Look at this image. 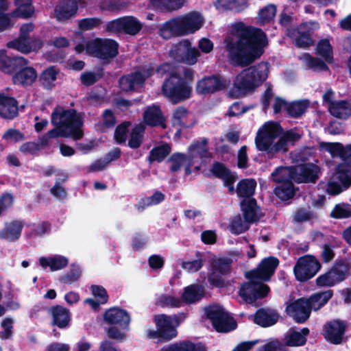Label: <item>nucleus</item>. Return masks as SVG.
Returning a JSON list of instances; mask_svg holds the SVG:
<instances>
[{
  "label": "nucleus",
  "instance_id": "26",
  "mask_svg": "<svg viewBox=\"0 0 351 351\" xmlns=\"http://www.w3.org/2000/svg\"><path fill=\"white\" fill-rule=\"evenodd\" d=\"M307 27V23L300 24V27L297 29L289 30L288 36L293 37L296 34L293 40V44L298 48L306 49L313 45L314 40L312 38V32L311 30L302 31Z\"/></svg>",
  "mask_w": 351,
  "mask_h": 351
},
{
  "label": "nucleus",
  "instance_id": "7",
  "mask_svg": "<svg viewBox=\"0 0 351 351\" xmlns=\"http://www.w3.org/2000/svg\"><path fill=\"white\" fill-rule=\"evenodd\" d=\"M156 330H147V335L149 339H158V342H167L175 338L178 335L176 326L173 324L172 317L165 314L154 316Z\"/></svg>",
  "mask_w": 351,
  "mask_h": 351
},
{
  "label": "nucleus",
  "instance_id": "37",
  "mask_svg": "<svg viewBox=\"0 0 351 351\" xmlns=\"http://www.w3.org/2000/svg\"><path fill=\"white\" fill-rule=\"evenodd\" d=\"M256 182L254 179H242L237 185V194L239 197L252 198L255 193Z\"/></svg>",
  "mask_w": 351,
  "mask_h": 351
},
{
  "label": "nucleus",
  "instance_id": "60",
  "mask_svg": "<svg viewBox=\"0 0 351 351\" xmlns=\"http://www.w3.org/2000/svg\"><path fill=\"white\" fill-rule=\"evenodd\" d=\"M101 24L100 18L88 17L79 20L78 27L82 31H88L99 27Z\"/></svg>",
  "mask_w": 351,
  "mask_h": 351
},
{
  "label": "nucleus",
  "instance_id": "55",
  "mask_svg": "<svg viewBox=\"0 0 351 351\" xmlns=\"http://www.w3.org/2000/svg\"><path fill=\"white\" fill-rule=\"evenodd\" d=\"M288 150L287 143L283 136H280L278 141L268 147L267 149H259L258 151L265 152L269 158H272L276 154L283 152H286Z\"/></svg>",
  "mask_w": 351,
  "mask_h": 351
},
{
  "label": "nucleus",
  "instance_id": "42",
  "mask_svg": "<svg viewBox=\"0 0 351 351\" xmlns=\"http://www.w3.org/2000/svg\"><path fill=\"white\" fill-rule=\"evenodd\" d=\"M293 182L292 180L287 181L277 186L274 190L276 196L282 201L292 199L296 191Z\"/></svg>",
  "mask_w": 351,
  "mask_h": 351
},
{
  "label": "nucleus",
  "instance_id": "18",
  "mask_svg": "<svg viewBox=\"0 0 351 351\" xmlns=\"http://www.w3.org/2000/svg\"><path fill=\"white\" fill-rule=\"evenodd\" d=\"M346 323L335 319L328 321L323 326L322 335L330 343L338 345L342 343L346 330Z\"/></svg>",
  "mask_w": 351,
  "mask_h": 351
},
{
  "label": "nucleus",
  "instance_id": "3",
  "mask_svg": "<svg viewBox=\"0 0 351 351\" xmlns=\"http://www.w3.org/2000/svg\"><path fill=\"white\" fill-rule=\"evenodd\" d=\"M204 24L202 14L195 11L173 18L165 22L159 29V35L168 40L173 36H181L193 34Z\"/></svg>",
  "mask_w": 351,
  "mask_h": 351
},
{
  "label": "nucleus",
  "instance_id": "39",
  "mask_svg": "<svg viewBox=\"0 0 351 351\" xmlns=\"http://www.w3.org/2000/svg\"><path fill=\"white\" fill-rule=\"evenodd\" d=\"M39 263L42 267H50L51 271H57L65 267L68 263V259L63 256H56L54 257H40Z\"/></svg>",
  "mask_w": 351,
  "mask_h": 351
},
{
  "label": "nucleus",
  "instance_id": "44",
  "mask_svg": "<svg viewBox=\"0 0 351 351\" xmlns=\"http://www.w3.org/2000/svg\"><path fill=\"white\" fill-rule=\"evenodd\" d=\"M309 106L307 99L294 101L287 105L285 110L288 115L292 118L300 117Z\"/></svg>",
  "mask_w": 351,
  "mask_h": 351
},
{
  "label": "nucleus",
  "instance_id": "1",
  "mask_svg": "<svg viewBox=\"0 0 351 351\" xmlns=\"http://www.w3.org/2000/svg\"><path fill=\"white\" fill-rule=\"evenodd\" d=\"M224 44L230 64L245 68L234 79L228 93L232 98L246 97L268 77V62H261L251 66L264 53V48L268 44L266 34L260 28L239 22L232 25L231 34L225 38Z\"/></svg>",
  "mask_w": 351,
  "mask_h": 351
},
{
  "label": "nucleus",
  "instance_id": "15",
  "mask_svg": "<svg viewBox=\"0 0 351 351\" xmlns=\"http://www.w3.org/2000/svg\"><path fill=\"white\" fill-rule=\"evenodd\" d=\"M332 180L326 184V192L331 195H337L351 186V167L346 165H337Z\"/></svg>",
  "mask_w": 351,
  "mask_h": 351
},
{
  "label": "nucleus",
  "instance_id": "57",
  "mask_svg": "<svg viewBox=\"0 0 351 351\" xmlns=\"http://www.w3.org/2000/svg\"><path fill=\"white\" fill-rule=\"evenodd\" d=\"M208 140L206 138H204L202 140V142H199L198 141L193 143L188 148V152L190 154L191 156H194L193 152H197V155H199L202 158H206L208 154V150L207 148ZM196 156L195 155V157Z\"/></svg>",
  "mask_w": 351,
  "mask_h": 351
},
{
  "label": "nucleus",
  "instance_id": "58",
  "mask_svg": "<svg viewBox=\"0 0 351 351\" xmlns=\"http://www.w3.org/2000/svg\"><path fill=\"white\" fill-rule=\"evenodd\" d=\"M330 216L333 219H347L351 217V208L348 204H338L332 210Z\"/></svg>",
  "mask_w": 351,
  "mask_h": 351
},
{
  "label": "nucleus",
  "instance_id": "62",
  "mask_svg": "<svg viewBox=\"0 0 351 351\" xmlns=\"http://www.w3.org/2000/svg\"><path fill=\"white\" fill-rule=\"evenodd\" d=\"M276 11V6L269 4L260 10L258 16L263 23H269L274 19Z\"/></svg>",
  "mask_w": 351,
  "mask_h": 351
},
{
  "label": "nucleus",
  "instance_id": "14",
  "mask_svg": "<svg viewBox=\"0 0 351 351\" xmlns=\"http://www.w3.org/2000/svg\"><path fill=\"white\" fill-rule=\"evenodd\" d=\"M143 24L133 16H124L108 21L106 31L112 34H121L134 36L140 32Z\"/></svg>",
  "mask_w": 351,
  "mask_h": 351
},
{
  "label": "nucleus",
  "instance_id": "50",
  "mask_svg": "<svg viewBox=\"0 0 351 351\" xmlns=\"http://www.w3.org/2000/svg\"><path fill=\"white\" fill-rule=\"evenodd\" d=\"M81 274L80 267L75 264H71L70 269L64 275L60 276L58 280L62 284L71 285L80 278Z\"/></svg>",
  "mask_w": 351,
  "mask_h": 351
},
{
  "label": "nucleus",
  "instance_id": "32",
  "mask_svg": "<svg viewBox=\"0 0 351 351\" xmlns=\"http://www.w3.org/2000/svg\"><path fill=\"white\" fill-rule=\"evenodd\" d=\"M278 319L279 315L276 311L261 308L255 313L253 321L256 324L267 328L276 324Z\"/></svg>",
  "mask_w": 351,
  "mask_h": 351
},
{
  "label": "nucleus",
  "instance_id": "13",
  "mask_svg": "<svg viewBox=\"0 0 351 351\" xmlns=\"http://www.w3.org/2000/svg\"><path fill=\"white\" fill-rule=\"evenodd\" d=\"M322 267L320 262L313 255L300 257L294 267L295 279L299 282H306L314 277Z\"/></svg>",
  "mask_w": 351,
  "mask_h": 351
},
{
  "label": "nucleus",
  "instance_id": "17",
  "mask_svg": "<svg viewBox=\"0 0 351 351\" xmlns=\"http://www.w3.org/2000/svg\"><path fill=\"white\" fill-rule=\"evenodd\" d=\"M282 131V127L277 122L265 123L258 130L255 137V144L257 149H267L271 143L274 142Z\"/></svg>",
  "mask_w": 351,
  "mask_h": 351
},
{
  "label": "nucleus",
  "instance_id": "48",
  "mask_svg": "<svg viewBox=\"0 0 351 351\" xmlns=\"http://www.w3.org/2000/svg\"><path fill=\"white\" fill-rule=\"evenodd\" d=\"M14 4L16 6L15 12L19 17L29 19L35 12L32 0H14Z\"/></svg>",
  "mask_w": 351,
  "mask_h": 351
},
{
  "label": "nucleus",
  "instance_id": "30",
  "mask_svg": "<svg viewBox=\"0 0 351 351\" xmlns=\"http://www.w3.org/2000/svg\"><path fill=\"white\" fill-rule=\"evenodd\" d=\"M240 206L245 222L253 223L260 220L261 215L258 214L260 207L255 198L243 199Z\"/></svg>",
  "mask_w": 351,
  "mask_h": 351
},
{
  "label": "nucleus",
  "instance_id": "2",
  "mask_svg": "<svg viewBox=\"0 0 351 351\" xmlns=\"http://www.w3.org/2000/svg\"><path fill=\"white\" fill-rule=\"evenodd\" d=\"M194 71L182 67L181 73H171L162 84V95L173 104L184 101L192 97Z\"/></svg>",
  "mask_w": 351,
  "mask_h": 351
},
{
  "label": "nucleus",
  "instance_id": "36",
  "mask_svg": "<svg viewBox=\"0 0 351 351\" xmlns=\"http://www.w3.org/2000/svg\"><path fill=\"white\" fill-rule=\"evenodd\" d=\"M309 329L303 328L301 332L293 330L285 337V344L290 347L302 346L306 344Z\"/></svg>",
  "mask_w": 351,
  "mask_h": 351
},
{
  "label": "nucleus",
  "instance_id": "10",
  "mask_svg": "<svg viewBox=\"0 0 351 351\" xmlns=\"http://www.w3.org/2000/svg\"><path fill=\"white\" fill-rule=\"evenodd\" d=\"M349 270L348 263L343 260L337 261L330 269L316 278V285L319 287H333L346 278Z\"/></svg>",
  "mask_w": 351,
  "mask_h": 351
},
{
  "label": "nucleus",
  "instance_id": "49",
  "mask_svg": "<svg viewBox=\"0 0 351 351\" xmlns=\"http://www.w3.org/2000/svg\"><path fill=\"white\" fill-rule=\"evenodd\" d=\"M316 54L322 56L326 62L330 64L333 62L332 47L330 41L327 38L320 40L316 47Z\"/></svg>",
  "mask_w": 351,
  "mask_h": 351
},
{
  "label": "nucleus",
  "instance_id": "52",
  "mask_svg": "<svg viewBox=\"0 0 351 351\" xmlns=\"http://www.w3.org/2000/svg\"><path fill=\"white\" fill-rule=\"evenodd\" d=\"M6 47L9 49L17 50L23 54H29L30 53L31 48L29 47L28 39L19 36L8 42Z\"/></svg>",
  "mask_w": 351,
  "mask_h": 351
},
{
  "label": "nucleus",
  "instance_id": "27",
  "mask_svg": "<svg viewBox=\"0 0 351 351\" xmlns=\"http://www.w3.org/2000/svg\"><path fill=\"white\" fill-rule=\"evenodd\" d=\"M78 8L77 0H61L55 7V16L59 21H65L75 16Z\"/></svg>",
  "mask_w": 351,
  "mask_h": 351
},
{
  "label": "nucleus",
  "instance_id": "31",
  "mask_svg": "<svg viewBox=\"0 0 351 351\" xmlns=\"http://www.w3.org/2000/svg\"><path fill=\"white\" fill-rule=\"evenodd\" d=\"M145 123L151 127L160 126L166 128V120L162 115V110L158 106L153 105L147 108L143 113Z\"/></svg>",
  "mask_w": 351,
  "mask_h": 351
},
{
  "label": "nucleus",
  "instance_id": "25",
  "mask_svg": "<svg viewBox=\"0 0 351 351\" xmlns=\"http://www.w3.org/2000/svg\"><path fill=\"white\" fill-rule=\"evenodd\" d=\"M145 84V78L141 75V71H135L128 74L122 75L119 79V86L125 93L136 91L138 87Z\"/></svg>",
  "mask_w": 351,
  "mask_h": 351
},
{
  "label": "nucleus",
  "instance_id": "34",
  "mask_svg": "<svg viewBox=\"0 0 351 351\" xmlns=\"http://www.w3.org/2000/svg\"><path fill=\"white\" fill-rule=\"evenodd\" d=\"M328 111L334 117L347 119L351 116V103L347 100H339L328 106Z\"/></svg>",
  "mask_w": 351,
  "mask_h": 351
},
{
  "label": "nucleus",
  "instance_id": "6",
  "mask_svg": "<svg viewBox=\"0 0 351 351\" xmlns=\"http://www.w3.org/2000/svg\"><path fill=\"white\" fill-rule=\"evenodd\" d=\"M288 178L297 184H315L319 178L320 167L312 162L301 163L287 167Z\"/></svg>",
  "mask_w": 351,
  "mask_h": 351
},
{
  "label": "nucleus",
  "instance_id": "24",
  "mask_svg": "<svg viewBox=\"0 0 351 351\" xmlns=\"http://www.w3.org/2000/svg\"><path fill=\"white\" fill-rule=\"evenodd\" d=\"M320 147L329 152L332 156L339 155L343 162L339 165H346V168L351 167V145L343 147L340 143L322 142Z\"/></svg>",
  "mask_w": 351,
  "mask_h": 351
},
{
  "label": "nucleus",
  "instance_id": "8",
  "mask_svg": "<svg viewBox=\"0 0 351 351\" xmlns=\"http://www.w3.org/2000/svg\"><path fill=\"white\" fill-rule=\"evenodd\" d=\"M169 56L178 63H184L191 66L197 63L200 52L196 47L192 46L189 39H182L172 45Z\"/></svg>",
  "mask_w": 351,
  "mask_h": 351
},
{
  "label": "nucleus",
  "instance_id": "41",
  "mask_svg": "<svg viewBox=\"0 0 351 351\" xmlns=\"http://www.w3.org/2000/svg\"><path fill=\"white\" fill-rule=\"evenodd\" d=\"M171 147L169 143H165L153 147L147 157L149 163L154 162H161L171 153Z\"/></svg>",
  "mask_w": 351,
  "mask_h": 351
},
{
  "label": "nucleus",
  "instance_id": "43",
  "mask_svg": "<svg viewBox=\"0 0 351 351\" xmlns=\"http://www.w3.org/2000/svg\"><path fill=\"white\" fill-rule=\"evenodd\" d=\"M184 0H150L149 5L154 9L161 11H173L181 8Z\"/></svg>",
  "mask_w": 351,
  "mask_h": 351
},
{
  "label": "nucleus",
  "instance_id": "20",
  "mask_svg": "<svg viewBox=\"0 0 351 351\" xmlns=\"http://www.w3.org/2000/svg\"><path fill=\"white\" fill-rule=\"evenodd\" d=\"M279 263L278 258L273 256H268L263 258L256 269L249 271V274L252 276V278L256 277L259 280L269 281Z\"/></svg>",
  "mask_w": 351,
  "mask_h": 351
},
{
  "label": "nucleus",
  "instance_id": "64",
  "mask_svg": "<svg viewBox=\"0 0 351 351\" xmlns=\"http://www.w3.org/2000/svg\"><path fill=\"white\" fill-rule=\"evenodd\" d=\"M306 62L310 69L314 71H326L329 70V67L321 58L313 57L309 54L306 55Z\"/></svg>",
  "mask_w": 351,
  "mask_h": 351
},
{
  "label": "nucleus",
  "instance_id": "22",
  "mask_svg": "<svg viewBox=\"0 0 351 351\" xmlns=\"http://www.w3.org/2000/svg\"><path fill=\"white\" fill-rule=\"evenodd\" d=\"M29 61L19 56H8L5 49L0 50V71L8 74H15Z\"/></svg>",
  "mask_w": 351,
  "mask_h": 351
},
{
  "label": "nucleus",
  "instance_id": "28",
  "mask_svg": "<svg viewBox=\"0 0 351 351\" xmlns=\"http://www.w3.org/2000/svg\"><path fill=\"white\" fill-rule=\"evenodd\" d=\"M19 114L18 101L4 93L0 94V117L5 119H13Z\"/></svg>",
  "mask_w": 351,
  "mask_h": 351
},
{
  "label": "nucleus",
  "instance_id": "29",
  "mask_svg": "<svg viewBox=\"0 0 351 351\" xmlns=\"http://www.w3.org/2000/svg\"><path fill=\"white\" fill-rule=\"evenodd\" d=\"M37 77L38 74L36 69L26 64L13 75L12 81L14 84L25 87L32 85Z\"/></svg>",
  "mask_w": 351,
  "mask_h": 351
},
{
  "label": "nucleus",
  "instance_id": "45",
  "mask_svg": "<svg viewBox=\"0 0 351 351\" xmlns=\"http://www.w3.org/2000/svg\"><path fill=\"white\" fill-rule=\"evenodd\" d=\"M145 130V126L143 123L135 125L130 132V136L128 145L131 149H137L141 147Z\"/></svg>",
  "mask_w": 351,
  "mask_h": 351
},
{
  "label": "nucleus",
  "instance_id": "12",
  "mask_svg": "<svg viewBox=\"0 0 351 351\" xmlns=\"http://www.w3.org/2000/svg\"><path fill=\"white\" fill-rule=\"evenodd\" d=\"M232 263V259L228 257L214 258L211 260V272L208 280L213 287L223 288L226 286L223 277L230 274Z\"/></svg>",
  "mask_w": 351,
  "mask_h": 351
},
{
  "label": "nucleus",
  "instance_id": "33",
  "mask_svg": "<svg viewBox=\"0 0 351 351\" xmlns=\"http://www.w3.org/2000/svg\"><path fill=\"white\" fill-rule=\"evenodd\" d=\"M23 226V221L13 220L10 223H6L0 231V238L10 242L16 241L20 238Z\"/></svg>",
  "mask_w": 351,
  "mask_h": 351
},
{
  "label": "nucleus",
  "instance_id": "5",
  "mask_svg": "<svg viewBox=\"0 0 351 351\" xmlns=\"http://www.w3.org/2000/svg\"><path fill=\"white\" fill-rule=\"evenodd\" d=\"M87 53L108 63L119 54V43L111 38H96L87 42Z\"/></svg>",
  "mask_w": 351,
  "mask_h": 351
},
{
  "label": "nucleus",
  "instance_id": "23",
  "mask_svg": "<svg viewBox=\"0 0 351 351\" xmlns=\"http://www.w3.org/2000/svg\"><path fill=\"white\" fill-rule=\"evenodd\" d=\"M104 319L107 324L118 325L123 329L126 328L130 322V316L127 311L119 307H112L106 311Z\"/></svg>",
  "mask_w": 351,
  "mask_h": 351
},
{
  "label": "nucleus",
  "instance_id": "46",
  "mask_svg": "<svg viewBox=\"0 0 351 351\" xmlns=\"http://www.w3.org/2000/svg\"><path fill=\"white\" fill-rule=\"evenodd\" d=\"M165 199L164 193L159 191H155L152 196L141 198L136 207L139 212H142L148 206L159 204Z\"/></svg>",
  "mask_w": 351,
  "mask_h": 351
},
{
  "label": "nucleus",
  "instance_id": "4",
  "mask_svg": "<svg viewBox=\"0 0 351 351\" xmlns=\"http://www.w3.org/2000/svg\"><path fill=\"white\" fill-rule=\"evenodd\" d=\"M51 122L54 125H59L65 131H69L73 139L77 141L83 137L81 130L82 121L74 109L64 110L62 107L57 106L51 113Z\"/></svg>",
  "mask_w": 351,
  "mask_h": 351
},
{
  "label": "nucleus",
  "instance_id": "51",
  "mask_svg": "<svg viewBox=\"0 0 351 351\" xmlns=\"http://www.w3.org/2000/svg\"><path fill=\"white\" fill-rule=\"evenodd\" d=\"M218 4L225 10L241 12L248 6L247 0H217Z\"/></svg>",
  "mask_w": 351,
  "mask_h": 351
},
{
  "label": "nucleus",
  "instance_id": "40",
  "mask_svg": "<svg viewBox=\"0 0 351 351\" xmlns=\"http://www.w3.org/2000/svg\"><path fill=\"white\" fill-rule=\"evenodd\" d=\"M60 70L56 66H50L44 69L40 76V81L43 86L48 90L55 87L54 82L57 80V75Z\"/></svg>",
  "mask_w": 351,
  "mask_h": 351
},
{
  "label": "nucleus",
  "instance_id": "54",
  "mask_svg": "<svg viewBox=\"0 0 351 351\" xmlns=\"http://www.w3.org/2000/svg\"><path fill=\"white\" fill-rule=\"evenodd\" d=\"M156 304L162 308H178L182 306V301L179 298L162 294L158 298Z\"/></svg>",
  "mask_w": 351,
  "mask_h": 351
},
{
  "label": "nucleus",
  "instance_id": "9",
  "mask_svg": "<svg viewBox=\"0 0 351 351\" xmlns=\"http://www.w3.org/2000/svg\"><path fill=\"white\" fill-rule=\"evenodd\" d=\"M248 282H244L240 289L239 295L247 303L252 304L258 299L265 298L269 293V287L263 283V280L254 277L249 274V271L245 274Z\"/></svg>",
  "mask_w": 351,
  "mask_h": 351
},
{
  "label": "nucleus",
  "instance_id": "59",
  "mask_svg": "<svg viewBox=\"0 0 351 351\" xmlns=\"http://www.w3.org/2000/svg\"><path fill=\"white\" fill-rule=\"evenodd\" d=\"M197 259L191 261H184L182 264V267L189 272L194 273L199 271L204 265V260L202 258V254L200 252H196Z\"/></svg>",
  "mask_w": 351,
  "mask_h": 351
},
{
  "label": "nucleus",
  "instance_id": "19",
  "mask_svg": "<svg viewBox=\"0 0 351 351\" xmlns=\"http://www.w3.org/2000/svg\"><path fill=\"white\" fill-rule=\"evenodd\" d=\"M312 308L307 298H300L286 307L287 314L298 324L304 323L310 317Z\"/></svg>",
  "mask_w": 351,
  "mask_h": 351
},
{
  "label": "nucleus",
  "instance_id": "38",
  "mask_svg": "<svg viewBox=\"0 0 351 351\" xmlns=\"http://www.w3.org/2000/svg\"><path fill=\"white\" fill-rule=\"evenodd\" d=\"M333 291L328 289L324 291L317 292L311 295L308 299L313 310L318 311L332 297Z\"/></svg>",
  "mask_w": 351,
  "mask_h": 351
},
{
  "label": "nucleus",
  "instance_id": "21",
  "mask_svg": "<svg viewBox=\"0 0 351 351\" xmlns=\"http://www.w3.org/2000/svg\"><path fill=\"white\" fill-rule=\"evenodd\" d=\"M47 312L51 318V326H56L59 329H66L70 327L71 313L69 308L56 304L48 307Z\"/></svg>",
  "mask_w": 351,
  "mask_h": 351
},
{
  "label": "nucleus",
  "instance_id": "47",
  "mask_svg": "<svg viewBox=\"0 0 351 351\" xmlns=\"http://www.w3.org/2000/svg\"><path fill=\"white\" fill-rule=\"evenodd\" d=\"M210 171L214 177L221 180L223 182L236 175L224 163L221 162H214Z\"/></svg>",
  "mask_w": 351,
  "mask_h": 351
},
{
  "label": "nucleus",
  "instance_id": "53",
  "mask_svg": "<svg viewBox=\"0 0 351 351\" xmlns=\"http://www.w3.org/2000/svg\"><path fill=\"white\" fill-rule=\"evenodd\" d=\"M104 76L103 68L99 69L96 73L86 71L81 74L80 80L82 85L90 86L97 82Z\"/></svg>",
  "mask_w": 351,
  "mask_h": 351
},
{
  "label": "nucleus",
  "instance_id": "63",
  "mask_svg": "<svg viewBox=\"0 0 351 351\" xmlns=\"http://www.w3.org/2000/svg\"><path fill=\"white\" fill-rule=\"evenodd\" d=\"M2 138L14 143H17L24 141L25 136L17 129L10 128L3 133Z\"/></svg>",
  "mask_w": 351,
  "mask_h": 351
},
{
  "label": "nucleus",
  "instance_id": "61",
  "mask_svg": "<svg viewBox=\"0 0 351 351\" xmlns=\"http://www.w3.org/2000/svg\"><path fill=\"white\" fill-rule=\"evenodd\" d=\"M188 159V156L183 153L176 152L173 153L169 158L168 161L171 162L170 170L172 172L178 171L182 164L185 162Z\"/></svg>",
  "mask_w": 351,
  "mask_h": 351
},
{
  "label": "nucleus",
  "instance_id": "35",
  "mask_svg": "<svg viewBox=\"0 0 351 351\" xmlns=\"http://www.w3.org/2000/svg\"><path fill=\"white\" fill-rule=\"evenodd\" d=\"M204 295V288L198 285H191L184 288L182 299L186 304H191L202 300Z\"/></svg>",
  "mask_w": 351,
  "mask_h": 351
},
{
  "label": "nucleus",
  "instance_id": "11",
  "mask_svg": "<svg viewBox=\"0 0 351 351\" xmlns=\"http://www.w3.org/2000/svg\"><path fill=\"white\" fill-rule=\"evenodd\" d=\"M206 317L218 332H228L237 327L236 320L224 309L218 306H211L206 311Z\"/></svg>",
  "mask_w": 351,
  "mask_h": 351
},
{
  "label": "nucleus",
  "instance_id": "56",
  "mask_svg": "<svg viewBox=\"0 0 351 351\" xmlns=\"http://www.w3.org/2000/svg\"><path fill=\"white\" fill-rule=\"evenodd\" d=\"M130 125V121H123L116 127L114 137L118 144H123L126 142Z\"/></svg>",
  "mask_w": 351,
  "mask_h": 351
},
{
  "label": "nucleus",
  "instance_id": "16",
  "mask_svg": "<svg viewBox=\"0 0 351 351\" xmlns=\"http://www.w3.org/2000/svg\"><path fill=\"white\" fill-rule=\"evenodd\" d=\"M229 82L219 74L204 76L197 80L195 92L197 95H207L226 89Z\"/></svg>",
  "mask_w": 351,
  "mask_h": 351
}]
</instances>
